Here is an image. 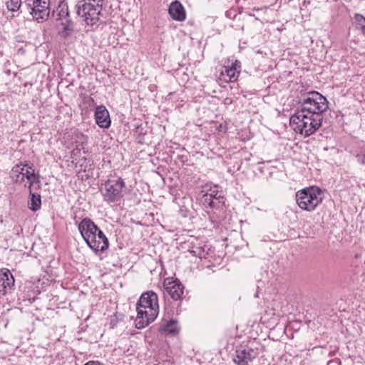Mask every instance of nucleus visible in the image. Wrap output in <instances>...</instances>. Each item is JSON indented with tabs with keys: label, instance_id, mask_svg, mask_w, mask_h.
Returning a JSON list of instances; mask_svg holds the SVG:
<instances>
[{
	"label": "nucleus",
	"instance_id": "nucleus-1",
	"mask_svg": "<svg viewBox=\"0 0 365 365\" xmlns=\"http://www.w3.org/2000/svg\"><path fill=\"white\" fill-rule=\"evenodd\" d=\"M136 309L137 317L135 324L137 329H141L153 322L158 314L157 294L153 291L143 293L136 304Z\"/></svg>",
	"mask_w": 365,
	"mask_h": 365
},
{
	"label": "nucleus",
	"instance_id": "nucleus-2",
	"mask_svg": "<svg viewBox=\"0 0 365 365\" xmlns=\"http://www.w3.org/2000/svg\"><path fill=\"white\" fill-rule=\"evenodd\" d=\"M78 228L87 245L96 253L104 252L108 248V238L90 218H83Z\"/></svg>",
	"mask_w": 365,
	"mask_h": 365
},
{
	"label": "nucleus",
	"instance_id": "nucleus-3",
	"mask_svg": "<svg viewBox=\"0 0 365 365\" xmlns=\"http://www.w3.org/2000/svg\"><path fill=\"white\" fill-rule=\"evenodd\" d=\"M322 120L323 116L309 115L297 109L290 118V125L296 133L308 137L319 129Z\"/></svg>",
	"mask_w": 365,
	"mask_h": 365
},
{
	"label": "nucleus",
	"instance_id": "nucleus-4",
	"mask_svg": "<svg viewBox=\"0 0 365 365\" xmlns=\"http://www.w3.org/2000/svg\"><path fill=\"white\" fill-rule=\"evenodd\" d=\"M327 108V99L317 91H311L300 98L297 109L309 115L322 116Z\"/></svg>",
	"mask_w": 365,
	"mask_h": 365
},
{
	"label": "nucleus",
	"instance_id": "nucleus-5",
	"mask_svg": "<svg viewBox=\"0 0 365 365\" xmlns=\"http://www.w3.org/2000/svg\"><path fill=\"white\" fill-rule=\"evenodd\" d=\"M323 198V192L317 187H305L296 192L297 204L299 208L308 212L314 211Z\"/></svg>",
	"mask_w": 365,
	"mask_h": 365
},
{
	"label": "nucleus",
	"instance_id": "nucleus-6",
	"mask_svg": "<svg viewBox=\"0 0 365 365\" xmlns=\"http://www.w3.org/2000/svg\"><path fill=\"white\" fill-rule=\"evenodd\" d=\"M53 17L62 26V29L59 31L61 37L67 38L74 31V22L72 21L69 10L68 5L66 0H59L58 4L55 8L52 13Z\"/></svg>",
	"mask_w": 365,
	"mask_h": 365
},
{
	"label": "nucleus",
	"instance_id": "nucleus-7",
	"mask_svg": "<svg viewBox=\"0 0 365 365\" xmlns=\"http://www.w3.org/2000/svg\"><path fill=\"white\" fill-rule=\"evenodd\" d=\"M125 186V183L121 178L107 180L100 189L104 201L108 203L118 202L122 197V190Z\"/></svg>",
	"mask_w": 365,
	"mask_h": 365
},
{
	"label": "nucleus",
	"instance_id": "nucleus-8",
	"mask_svg": "<svg viewBox=\"0 0 365 365\" xmlns=\"http://www.w3.org/2000/svg\"><path fill=\"white\" fill-rule=\"evenodd\" d=\"M76 14L88 26L96 25L100 19L102 7L86 3H77L75 6Z\"/></svg>",
	"mask_w": 365,
	"mask_h": 365
},
{
	"label": "nucleus",
	"instance_id": "nucleus-9",
	"mask_svg": "<svg viewBox=\"0 0 365 365\" xmlns=\"http://www.w3.org/2000/svg\"><path fill=\"white\" fill-rule=\"evenodd\" d=\"M29 13L38 21H46L50 13V0H24Z\"/></svg>",
	"mask_w": 365,
	"mask_h": 365
},
{
	"label": "nucleus",
	"instance_id": "nucleus-10",
	"mask_svg": "<svg viewBox=\"0 0 365 365\" xmlns=\"http://www.w3.org/2000/svg\"><path fill=\"white\" fill-rule=\"evenodd\" d=\"M165 292L173 300H180L184 292V286L178 279H165L163 283Z\"/></svg>",
	"mask_w": 365,
	"mask_h": 365
},
{
	"label": "nucleus",
	"instance_id": "nucleus-11",
	"mask_svg": "<svg viewBox=\"0 0 365 365\" xmlns=\"http://www.w3.org/2000/svg\"><path fill=\"white\" fill-rule=\"evenodd\" d=\"M257 355V350L248 346H240L236 350V356L233 360L237 365L247 364L249 362H252Z\"/></svg>",
	"mask_w": 365,
	"mask_h": 365
},
{
	"label": "nucleus",
	"instance_id": "nucleus-12",
	"mask_svg": "<svg viewBox=\"0 0 365 365\" xmlns=\"http://www.w3.org/2000/svg\"><path fill=\"white\" fill-rule=\"evenodd\" d=\"M19 168L21 169V175L24 176V179H26L29 182L28 187L29 189L34 187L37 185L38 187H40V180L38 174L35 173V170L33 165H29L28 163H19L18 164Z\"/></svg>",
	"mask_w": 365,
	"mask_h": 365
},
{
	"label": "nucleus",
	"instance_id": "nucleus-13",
	"mask_svg": "<svg viewBox=\"0 0 365 365\" xmlns=\"http://www.w3.org/2000/svg\"><path fill=\"white\" fill-rule=\"evenodd\" d=\"M94 115L96 123L100 128H108L110 127L111 120L109 112L104 106H98L96 108Z\"/></svg>",
	"mask_w": 365,
	"mask_h": 365
},
{
	"label": "nucleus",
	"instance_id": "nucleus-14",
	"mask_svg": "<svg viewBox=\"0 0 365 365\" xmlns=\"http://www.w3.org/2000/svg\"><path fill=\"white\" fill-rule=\"evenodd\" d=\"M240 73V63L235 61L230 67H225L221 75L226 81L234 82L237 80Z\"/></svg>",
	"mask_w": 365,
	"mask_h": 365
},
{
	"label": "nucleus",
	"instance_id": "nucleus-15",
	"mask_svg": "<svg viewBox=\"0 0 365 365\" xmlns=\"http://www.w3.org/2000/svg\"><path fill=\"white\" fill-rule=\"evenodd\" d=\"M168 13L171 18L175 21H182L186 18L184 7L178 1H175L170 4Z\"/></svg>",
	"mask_w": 365,
	"mask_h": 365
},
{
	"label": "nucleus",
	"instance_id": "nucleus-16",
	"mask_svg": "<svg viewBox=\"0 0 365 365\" xmlns=\"http://www.w3.org/2000/svg\"><path fill=\"white\" fill-rule=\"evenodd\" d=\"M14 278L9 269L0 273V292L6 294L14 285Z\"/></svg>",
	"mask_w": 365,
	"mask_h": 365
},
{
	"label": "nucleus",
	"instance_id": "nucleus-17",
	"mask_svg": "<svg viewBox=\"0 0 365 365\" xmlns=\"http://www.w3.org/2000/svg\"><path fill=\"white\" fill-rule=\"evenodd\" d=\"M33 188L29 189V198L28 200L29 208L36 212L40 210L41 206V197L39 194L33 192Z\"/></svg>",
	"mask_w": 365,
	"mask_h": 365
},
{
	"label": "nucleus",
	"instance_id": "nucleus-18",
	"mask_svg": "<svg viewBox=\"0 0 365 365\" xmlns=\"http://www.w3.org/2000/svg\"><path fill=\"white\" fill-rule=\"evenodd\" d=\"M202 192L203 193L202 202L210 200L213 198L220 199V197H222V196H223L222 192H220L217 190V186L211 187L209 190H202Z\"/></svg>",
	"mask_w": 365,
	"mask_h": 365
},
{
	"label": "nucleus",
	"instance_id": "nucleus-19",
	"mask_svg": "<svg viewBox=\"0 0 365 365\" xmlns=\"http://www.w3.org/2000/svg\"><path fill=\"white\" fill-rule=\"evenodd\" d=\"M19 168L20 167L18 164L12 168L10 172V178L13 182L21 184L25 181V180L24 179V176L21 175V169Z\"/></svg>",
	"mask_w": 365,
	"mask_h": 365
},
{
	"label": "nucleus",
	"instance_id": "nucleus-20",
	"mask_svg": "<svg viewBox=\"0 0 365 365\" xmlns=\"http://www.w3.org/2000/svg\"><path fill=\"white\" fill-rule=\"evenodd\" d=\"M357 163L365 167V143L359 145L353 153Z\"/></svg>",
	"mask_w": 365,
	"mask_h": 365
},
{
	"label": "nucleus",
	"instance_id": "nucleus-21",
	"mask_svg": "<svg viewBox=\"0 0 365 365\" xmlns=\"http://www.w3.org/2000/svg\"><path fill=\"white\" fill-rule=\"evenodd\" d=\"M164 331L171 334H175L178 332V327L177 324V322L175 320L171 319L168 321L163 328Z\"/></svg>",
	"mask_w": 365,
	"mask_h": 365
},
{
	"label": "nucleus",
	"instance_id": "nucleus-22",
	"mask_svg": "<svg viewBox=\"0 0 365 365\" xmlns=\"http://www.w3.org/2000/svg\"><path fill=\"white\" fill-rule=\"evenodd\" d=\"M202 204L205 207L208 206L211 208H218L224 204V197L222 196L220 199L213 198L210 200L202 201Z\"/></svg>",
	"mask_w": 365,
	"mask_h": 365
},
{
	"label": "nucleus",
	"instance_id": "nucleus-23",
	"mask_svg": "<svg viewBox=\"0 0 365 365\" xmlns=\"http://www.w3.org/2000/svg\"><path fill=\"white\" fill-rule=\"evenodd\" d=\"M22 4L24 5V3L21 0H7L6 1V7L11 11H18Z\"/></svg>",
	"mask_w": 365,
	"mask_h": 365
},
{
	"label": "nucleus",
	"instance_id": "nucleus-24",
	"mask_svg": "<svg viewBox=\"0 0 365 365\" xmlns=\"http://www.w3.org/2000/svg\"><path fill=\"white\" fill-rule=\"evenodd\" d=\"M356 27L359 29L365 36V17L361 14H356L354 16Z\"/></svg>",
	"mask_w": 365,
	"mask_h": 365
},
{
	"label": "nucleus",
	"instance_id": "nucleus-25",
	"mask_svg": "<svg viewBox=\"0 0 365 365\" xmlns=\"http://www.w3.org/2000/svg\"><path fill=\"white\" fill-rule=\"evenodd\" d=\"M194 255L199 257L200 258L205 257L207 253H205V250L202 247H197L194 248L192 251Z\"/></svg>",
	"mask_w": 365,
	"mask_h": 365
},
{
	"label": "nucleus",
	"instance_id": "nucleus-26",
	"mask_svg": "<svg viewBox=\"0 0 365 365\" xmlns=\"http://www.w3.org/2000/svg\"><path fill=\"white\" fill-rule=\"evenodd\" d=\"M77 3H86V4H91V5L93 4L95 6H100L102 7L103 0H79Z\"/></svg>",
	"mask_w": 365,
	"mask_h": 365
},
{
	"label": "nucleus",
	"instance_id": "nucleus-27",
	"mask_svg": "<svg viewBox=\"0 0 365 365\" xmlns=\"http://www.w3.org/2000/svg\"><path fill=\"white\" fill-rule=\"evenodd\" d=\"M84 365H97V364H96V362H95L93 361H88L86 364H84ZM98 365H100V364L98 363Z\"/></svg>",
	"mask_w": 365,
	"mask_h": 365
},
{
	"label": "nucleus",
	"instance_id": "nucleus-28",
	"mask_svg": "<svg viewBox=\"0 0 365 365\" xmlns=\"http://www.w3.org/2000/svg\"><path fill=\"white\" fill-rule=\"evenodd\" d=\"M96 242L99 243V247H102L103 240H100L99 238L96 237Z\"/></svg>",
	"mask_w": 365,
	"mask_h": 365
},
{
	"label": "nucleus",
	"instance_id": "nucleus-29",
	"mask_svg": "<svg viewBox=\"0 0 365 365\" xmlns=\"http://www.w3.org/2000/svg\"><path fill=\"white\" fill-rule=\"evenodd\" d=\"M331 362V361H329L327 363V365H329Z\"/></svg>",
	"mask_w": 365,
	"mask_h": 365
}]
</instances>
